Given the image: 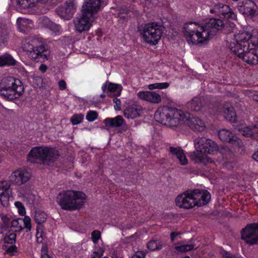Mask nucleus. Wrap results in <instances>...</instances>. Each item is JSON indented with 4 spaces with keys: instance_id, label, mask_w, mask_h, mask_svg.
I'll use <instances>...</instances> for the list:
<instances>
[{
    "instance_id": "obj_1",
    "label": "nucleus",
    "mask_w": 258,
    "mask_h": 258,
    "mask_svg": "<svg viewBox=\"0 0 258 258\" xmlns=\"http://www.w3.org/2000/svg\"><path fill=\"white\" fill-rule=\"evenodd\" d=\"M255 37L248 31H240L234 34L229 42L231 50L240 58L249 64L258 63V42Z\"/></svg>"
},
{
    "instance_id": "obj_2",
    "label": "nucleus",
    "mask_w": 258,
    "mask_h": 258,
    "mask_svg": "<svg viewBox=\"0 0 258 258\" xmlns=\"http://www.w3.org/2000/svg\"><path fill=\"white\" fill-rule=\"evenodd\" d=\"M85 200L84 193L73 190L62 191L56 198V201L60 208L67 211L81 209L84 205Z\"/></svg>"
},
{
    "instance_id": "obj_3",
    "label": "nucleus",
    "mask_w": 258,
    "mask_h": 258,
    "mask_svg": "<svg viewBox=\"0 0 258 258\" xmlns=\"http://www.w3.org/2000/svg\"><path fill=\"white\" fill-rule=\"evenodd\" d=\"M156 120L171 127H177L182 124L186 118L184 113L175 108L164 106L159 108L155 113Z\"/></svg>"
},
{
    "instance_id": "obj_4",
    "label": "nucleus",
    "mask_w": 258,
    "mask_h": 258,
    "mask_svg": "<svg viewBox=\"0 0 258 258\" xmlns=\"http://www.w3.org/2000/svg\"><path fill=\"white\" fill-rule=\"evenodd\" d=\"M205 25L196 22L186 23L183 27L184 35L187 42L192 44H205L209 40V32Z\"/></svg>"
},
{
    "instance_id": "obj_5",
    "label": "nucleus",
    "mask_w": 258,
    "mask_h": 258,
    "mask_svg": "<svg viewBox=\"0 0 258 258\" xmlns=\"http://www.w3.org/2000/svg\"><path fill=\"white\" fill-rule=\"evenodd\" d=\"M24 88L21 81L13 77H6L2 80L0 85V95L4 99L12 100L20 97Z\"/></svg>"
},
{
    "instance_id": "obj_6",
    "label": "nucleus",
    "mask_w": 258,
    "mask_h": 258,
    "mask_svg": "<svg viewBox=\"0 0 258 258\" xmlns=\"http://www.w3.org/2000/svg\"><path fill=\"white\" fill-rule=\"evenodd\" d=\"M58 154L57 151L47 147H35L32 148L28 155V160L32 163L49 165L54 162Z\"/></svg>"
},
{
    "instance_id": "obj_7",
    "label": "nucleus",
    "mask_w": 258,
    "mask_h": 258,
    "mask_svg": "<svg viewBox=\"0 0 258 258\" xmlns=\"http://www.w3.org/2000/svg\"><path fill=\"white\" fill-rule=\"evenodd\" d=\"M195 151L190 154L192 160L198 159L202 162L208 154H213L218 150L217 145L212 140L199 137L194 140Z\"/></svg>"
},
{
    "instance_id": "obj_8",
    "label": "nucleus",
    "mask_w": 258,
    "mask_h": 258,
    "mask_svg": "<svg viewBox=\"0 0 258 258\" xmlns=\"http://www.w3.org/2000/svg\"><path fill=\"white\" fill-rule=\"evenodd\" d=\"M163 31L162 25L156 22L149 23L144 27L143 37L147 43L156 45L161 39Z\"/></svg>"
},
{
    "instance_id": "obj_9",
    "label": "nucleus",
    "mask_w": 258,
    "mask_h": 258,
    "mask_svg": "<svg viewBox=\"0 0 258 258\" xmlns=\"http://www.w3.org/2000/svg\"><path fill=\"white\" fill-rule=\"evenodd\" d=\"M25 49L28 52V57L34 61L41 62L47 59L46 46L44 45L34 46L28 42L25 44Z\"/></svg>"
},
{
    "instance_id": "obj_10",
    "label": "nucleus",
    "mask_w": 258,
    "mask_h": 258,
    "mask_svg": "<svg viewBox=\"0 0 258 258\" xmlns=\"http://www.w3.org/2000/svg\"><path fill=\"white\" fill-rule=\"evenodd\" d=\"M241 239L250 245L258 243V224H248L241 230Z\"/></svg>"
},
{
    "instance_id": "obj_11",
    "label": "nucleus",
    "mask_w": 258,
    "mask_h": 258,
    "mask_svg": "<svg viewBox=\"0 0 258 258\" xmlns=\"http://www.w3.org/2000/svg\"><path fill=\"white\" fill-rule=\"evenodd\" d=\"M94 18L91 17L82 12V15L75 18L73 22L76 31L79 33L88 31L92 26V22Z\"/></svg>"
},
{
    "instance_id": "obj_12",
    "label": "nucleus",
    "mask_w": 258,
    "mask_h": 258,
    "mask_svg": "<svg viewBox=\"0 0 258 258\" xmlns=\"http://www.w3.org/2000/svg\"><path fill=\"white\" fill-rule=\"evenodd\" d=\"M239 12L246 16L253 17L257 14V6L251 0H241L237 3Z\"/></svg>"
},
{
    "instance_id": "obj_13",
    "label": "nucleus",
    "mask_w": 258,
    "mask_h": 258,
    "mask_svg": "<svg viewBox=\"0 0 258 258\" xmlns=\"http://www.w3.org/2000/svg\"><path fill=\"white\" fill-rule=\"evenodd\" d=\"M191 190H187L178 196L175 199L176 205L179 208L191 209L196 206Z\"/></svg>"
},
{
    "instance_id": "obj_14",
    "label": "nucleus",
    "mask_w": 258,
    "mask_h": 258,
    "mask_svg": "<svg viewBox=\"0 0 258 258\" xmlns=\"http://www.w3.org/2000/svg\"><path fill=\"white\" fill-rule=\"evenodd\" d=\"M210 11L211 13H215L221 18L234 19L236 17L228 5L222 4H215Z\"/></svg>"
},
{
    "instance_id": "obj_15",
    "label": "nucleus",
    "mask_w": 258,
    "mask_h": 258,
    "mask_svg": "<svg viewBox=\"0 0 258 258\" xmlns=\"http://www.w3.org/2000/svg\"><path fill=\"white\" fill-rule=\"evenodd\" d=\"M101 9V0H86L82 8V12L94 18V15Z\"/></svg>"
},
{
    "instance_id": "obj_16",
    "label": "nucleus",
    "mask_w": 258,
    "mask_h": 258,
    "mask_svg": "<svg viewBox=\"0 0 258 258\" xmlns=\"http://www.w3.org/2000/svg\"><path fill=\"white\" fill-rule=\"evenodd\" d=\"M205 29L209 32V37L213 35L216 30H222V28L227 29L230 25H224L223 22L218 19L212 18L205 24Z\"/></svg>"
},
{
    "instance_id": "obj_17",
    "label": "nucleus",
    "mask_w": 258,
    "mask_h": 258,
    "mask_svg": "<svg viewBox=\"0 0 258 258\" xmlns=\"http://www.w3.org/2000/svg\"><path fill=\"white\" fill-rule=\"evenodd\" d=\"M30 178L28 172L22 170H17L12 173L10 176V181L14 184L21 185L27 182Z\"/></svg>"
},
{
    "instance_id": "obj_18",
    "label": "nucleus",
    "mask_w": 258,
    "mask_h": 258,
    "mask_svg": "<svg viewBox=\"0 0 258 258\" xmlns=\"http://www.w3.org/2000/svg\"><path fill=\"white\" fill-rule=\"evenodd\" d=\"M191 192L196 206H204L207 204L211 199V195L207 190L196 189L192 190Z\"/></svg>"
},
{
    "instance_id": "obj_19",
    "label": "nucleus",
    "mask_w": 258,
    "mask_h": 258,
    "mask_svg": "<svg viewBox=\"0 0 258 258\" xmlns=\"http://www.w3.org/2000/svg\"><path fill=\"white\" fill-rule=\"evenodd\" d=\"M75 11V6L72 2L67 3L64 6H59L56 9L57 14L61 18L67 20L72 18Z\"/></svg>"
},
{
    "instance_id": "obj_20",
    "label": "nucleus",
    "mask_w": 258,
    "mask_h": 258,
    "mask_svg": "<svg viewBox=\"0 0 258 258\" xmlns=\"http://www.w3.org/2000/svg\"><path fill=\"white\" fill-rule=\"evenodd\" d=\"M10 184L7 181L0 182V202L3 207L9 204Z\"/></svg>"
},
{
    "instance_id": "obj_21",
    "label": "nucleus",
    "mask_w": 258,
    "mask_h": 258,
    "mask_svg": "<svg viewBox=\"0 0 258 258\" xmlns=\"http://www.w3.org/2000/svg\"><path fill=\"white\" fill-rule=\"evenodd\" d=\"M137 95L141 99L153 103H159L161 101L160 95L154 91H141Z\"/></svg>"
},
{
    "instance_id": "obj_22",
    "label": "nucleus",
    "mask_w": 258,
    "mask_h": 258,
    "mask_svg": "<svg viewBox=\"0 0 258 258\" xmlns=\"http://www.w3.org/2000/svg\"><path fill=\"white\" fill-rule=\"evenodd\" d=\"M169 151L173 158H176L178 160L180 165H186L187 164L188 160L183 150L180 147H170L169 148Z\"/></svg>"
},
{
    "instance_id": "obj_23",
    "label": "nucleus",
    "mask_w": 258,
    "mask_h": 258,
    "mask_svg": "<svg viewBox=\"0 0 258 258\" xmlns=\"http://www.w3.org/2000/svg\"><path fill=\"white\" fill-rule=\"evenodd\" d=\"M187 123L189 127L195 131L203 132L206 128L204 121L198 117L192 116L189 117Z\"/></svg>"
},
{
    "instance_id": "obj_24",
    "label": "nucleus",
    "mask_w": 258,
    "mask_h": 258,
    "mask_svg": "<svg viewBox=\"0 0 258 258\" xmlns=\"http://www.w3.org/2000/svg\"><path fill=\"white\" fill-rule=\"evenodd\" d=\"M218 136L221 141L234 144L236 142L237 138L230 131L221 129L218 132Z\"/></svg>"
},
{
    "instance_id": "obj_25",
    "label": "nucleus",
    "mask_w": 258,
    "mask_h": 258,
    "mask_svg": "<svg viewBox=\"0 0 258 258\" xmlns=\"http://www.w3.org/2000/svg\"><path fill=\"white\" fill-rule=\"evenodd\" d=\"M106 126L109 127H117L121 126L124 123V119L120 115L114 118H107L104 120Z\"/></svg>"
},
{
    "instance_id": "obj_26",
    "label": "nucleus",
    "mask_w": 258,
    "mask_h": 258,
    "mask_svg": "<svg viewBox=\"0 0 258 258\" xmlns=\"http://www.w3.org/2000/svg\"><path fill=\"white\" fill-rule=\"evenodd\" d=\"M34 220L38 225L37 230H41L42 229V225L45 223L47 218V214L40 210H36L34 213Z\"/></svg>"
},
{
    "instance_id": "obj_27",
    "label": "nucleus",
    "mask_w": 258,
    "mask_h": 258,
    "mask_svg": "<svg viewBox=\"0 0 258 258\" xmlns=\"http://www.w3.org/2000/svg\"><path fill=\"white\" fill-rule=\"evenodd\" d=\"M203 106L202 99L198 97H195L187 104V108L192 111H200Z\"/></svg>"
},
{
    "instance_id": "obj_28",
    "label": "nucleus",
    "mask_w": 258,
    "mask_h": 258,
    "mask_svg": "<svg viewBox=\"0 0 258 258\" xmlns=\"http://www.w3.org/2000/svg\"><path fill=\"white\" fill-rule=\"evenodd\" d=\"M17 23L20 31L23 33L31 29L33 26L32 21L27 19L19 18Z\"/></svg>"
},
{
    "instance_id": "obj_29",
    "label": "nucleus",
    "mask_w": 258,
    "mask_h": 258,
    "mask_svg": "<svg viewBox=\"0 0 258 258\" xmlns=\"http://www.w3.org/2000/svg\"><path fill=\"white\" fill-rule=\"evenodd\" d=\"M141 109L137 106H130L124 110L123 115L127 118H135L140 115Z\"/></svg>"
},
{
    "instance_id": "obj_30",
    "label": "nucleus",
    "mask_w": 258,
    "mask_h": 258,
    "mask_svg": "<svg viewBox=\"0 0 258 258\" xmlns=\"http://www.w3.org/2000/svg\"><path fill=\"white\" fill-rule=\"evenodd\" d=\"M223 111L225 117L232 122H235L236 120V114L233 107L229 106V104H225L224 106Z\"/></svg>"
},
{
    "instance_id": "obj_31",
    "label": "nucleus",
    "mask_w": 258,
    "mask_h": 258,
    "mask_svg": "<svg viewBox=\"0 0 258 258\" xmlns=\"http://www.w3.org/2000/svg\"><path fill=\"white\" fill-rule=\"evenodd\" d=\"M17 3L22 9H27L32 7L34 4L38 2L47 3L50 2L52 0H16Z\"/></svg>"
},
{
    "instance_id": "obj_32",
    "label": "nucleus",
    "mask_w": 258,
    "mask_h": 258,
    "mask_svg": "<svg viewBox=\"0 0 258 258\" xmlns=\"http://www.w3.org/2000/svg\"><path fill=\"white\" fill-rule=\"evenodd\" d=\"M16 61L11 55L8 53L0 56V67L14 66L16 64Z\"/></svg>"
},
{
    "instance_id": "obj_33",
    "label": "nucleus",
    "mask_w": 258,
    "mask_h": 258,
    "mask_svg": "<svg viewBox=\"0 0 258 258\" xmlns=\"http://www.w3.org/2000/svg\"><path fill=\"white\" fill-rule=\"evenodd\" d=\"M195 246V245L194 244H184L183 241H180L177 243L174 248L178 252H185L197 249Z\"/></svg>"
},
{
    "instance_id": "obj_34",
    "label": "nucleus",
    "mask_w": 258,
    "mask_h": 258,
    "mask_svg": "<svg viewBox=\"0 0 258 258\" xmlns=\"http://www.w3.org/2000/svg\"><path fill=\"white\" fill-rule=\"evenodd\" d=\"M122 89V87L120 85L108 83L107 90L110 93H114L115 95H120Z\"/></svg>"
},
{
    "instance_id": "obj_35",
    "label": "nucleus",
    "mask_w": 258,
    "mask_h": 258,
    "mask_svg": "<svg viewBox=\"0 0 258 258\" xmlns=\"http://www.w3.org/2000/svg\"><path fill=\"white\" fill-rule=\"evenodd\" d=\"M22 224V219H14L11 222V227L14 228L15 232H20L23 229Z\"/></svg>"
},
{
    "instance_id": "obj_36",
    "label": "nucleus",
    "mask_w": 258,
    "mask_h": 258,
    "mask_svg": "<svg viewBox=\"0 0 258 258\" xmlns=\"http://www.w3.org/2000/svg\"><path fill=\"white\" fill-rule=\"evenodd\" d=\"M256 132L257 129L255 126L251 127L247 126L241 130V133L243 136L250 137H252L253 134Z\"/></svg>"
},
{
    "instance_id": "obj_37",
    "label": "nucleus",
    "mask_w": 258,
    "mask_h": 258,
    "mask_svg": "<svg viewBox=\"0 0 258 258\" xmlns=\"http://www.w3.org/2000/svg\"><path fill=\"white\" fill-rule=\"evenodd\" d=\"M169 86V84L167 82L164 83H156L150 84L148 86V88L150 90H154L156 89H163L167 88Z\"/></svg>"
},
{
    "instance_id": "obj_38",
    "label": "nucleus",
    "mask_w": 258,
    "mask_h": 258,
    "mask_svg": "<svg viewBox=\"0 0 258 258\" xmlns=\"http://www.w3.org/2000/svg\"><path fill=\"white\" fill-rule=\"evenodd\" d=\"M84 118V115L82 114H75L71 118V121L74 125L80 123Z\"/></svg>"
},
{
    "instance_id": "obj_39",
    "label": "nucleus",
    "mask_w": 258,
    "mask_h": 258,
    "mask_svg": "<svg viewBox=\"0 0 258 258\" xmlns=\"http://www.w3.org/2000/svg\"><path fill=\"white\" fill-rule=\"evenodd\" d=\"M86 119L90 122L93 121L98 117V113L95 111L90 110L86 115Z\"/></svg>"
},
{
    "instance_id": "obj_40",
    "label": "nucleus",
    "mask_w": 258,
    "mask_h": 258,
    "mask_svg": "<svg viewBox=\"0 0 258 258\" xmlns=\"http://www.w3.org/2000/svg\"><path fill=\"white\" fill-rule=\"evenodd\" d=\"M23 220V224L24 225V228L26 232H29L31 230V219L29 216H25Z\"/></svg>"
},
{
    "instance_id": "obj_41",
    "label": "nucleus",
    "mask_w": 258,
    "mask_h": 258,
    "mask_svg": "<svg viewBox=\"0 0 258 258\" xmlns=\"http://www.w3.org/2000/svg\"><path fill=\"white\" fill-rule=\"evenodd\" d=\"M220 153L223 155V157L228 159L232 155V152L227 147H223L220 149Z\"/></svg>"
},
{
    "instance_id": "obj_42",
    "label": "nucleus",
    "mask_w": 258,
    "mask_h": 258,
    "mask_svg": "<svg viewBox=\"0 0 258 258\" xmlns=\"http://www.w3.org/2000/svg\"><path fill=\"white\" fill-rule=\"evenodd\" d=\"M100 237L101 232L99 230H95L92 232L91 239L94 243H96Z\"/></svg>"
},
{
    "instance_id": "obj_43",
    "label": "nucleus",
    "mask_w": 258,
    "mask_h": 258,
    "mask_svg": "<svg viewBox=\"0 0 258 258\" xmlns=\"http://www.w3.org/2000/svg\"><path fill=\"white\" fill-rule=\"evenodd\" d=\"M104 250L102 248H99L97 250H95L92 254H91L90 258H101L103 254Z\"/></svg>"
},
{
    "instance_id": "obj_44",
    "label": "nucleus",
    "mask_w": 258,
    "mask_h": 258,
    "mask_svg": "<svg viewBox=\"0 0 258 258\" xmlns=\"http://www.w3.org/2000/svg\"><path fill=\"white\" fill-rule=\"evenodd\" d=\"M147 247L151 250H157V240H151L147 244Z\"/></svg>"
},
{
    "instance_id": "obj_45",
    "label": "nucleus",
    "mask_w": 258,
    "mask_h": 258,
    "mask_svg": "<svg viewBox=\"0 0 258 258\" xmlns=\"http://www.w3.org/2000/svg\"><path fill=\"white\" fill-rule=\"evenodd\" d=\"M225 25H230L228 28L225 29L224 28H222V31L224 32V33L228 34L231 32H233L234 29V25L233 23H226Z\"/></svg>"
},
{
    "instance_id": "obj_46",
    "label": "nucleus",
    "mask_w": 258,
    "mask_h": 258,
    "mask_svg": "<svg viewBox=\"0 0 258 258\" xmlns=\"http://www.w3.org/2000/svg\"><path fill=\"white\" fill-rule=\"evenodd\" d=\"M15 205L18 209L19 213L21 215H23L25 213V209L21 202H16L15 203Z\"/></svg>"
},
{
    "instance_id": "obj_47",
    "label": "nucleus",
    "mask_w": 258,
    "mask_h": 258,
    "mask_svg": "<svg viewBox=\"0 0 258 258\" xmlns=\"http://www.w3.org/2000/svg\"><path fill=\"white\" fill-rule=\"evenodd\" d=\"M16 238V234L12 233H11L8 237L5 238V241L7 243H13L15 241Z\"/></svg>"
},
{
    "instance_id": "obj_48",
    "label": "nucleus",
    "mask_w": 258,
    "mask_h": 258,
    "mask_svg": "<svg viewBox=\"0 0 258 258\" xmlns=\"http://www.w3.org/2000/svg\"><path fill=\"white\" fill-rule=\"evenodd\" d=\"M221 254L222 258H239L225 250H222L221 252Z\"/></svg>"
},
{
    "instance_id": "obj_49",
    "label": "nucleus",
    "mask_w": 258,
    "mask_h": 258,
    "mask_svg": "<svg viewBox=\"0 0 258 258\" xmlns=\"http://www.w3.org/2000/svg\"><path fill=\"white\" fill-rule=\"evenodd\" d=\"M8 32L6 30H2L0 31V42H4V41L7 39L8 37Z\"/></svg>"
},
{
    "instance_id": "obj_50",
    "label": "nucleus",
    "mask_w": 258,
    "mask_h": 258,
    "mask_svg": "<svg viewBox=\"0 0 258 258\" xmlns=\"http://www.w3.org/2000/svg\"><path fill=\"white\" fill-rule=\"evenodd\" d=\"M113 103L115 104L114 108L116 110H120L121 109V102L119 99L114 98L113 100Z\"/></svg>"
},
{
    "instance_id": "obj_51",
    "label": "nucleus",
    "mask_w": 258,
    "mask_h": 258,
    "mask_svg": "<svg viewBox=\"0 0 258 258\" xmlns=\"http://www.w3.org/2000/svg\"><path fill=\"white\" fill-rule=\"evenodd\" d=\"M1 219L5 225L9 226L11 224V219L8 216L3 215L1 216Z\"/></svg>"
},
{
    "instance_id": "obj_52",
    "label": "nucleus",
    "mask_w": 258,
    "mask_h": 258,
    "mask_svg": "<svg viewBox=\"0 0 258 258\" xmlns=\"http://www.w3.org/2000/svg\"><path fill=\"white\" fill-rule=\"evenodd\" d=\"M167 245V244L165 242L161 241V240H157V250H159L164 247H165Z\"/></svg>"
},
{
    "instance_id": "obj_53",
    "label": "nucleus",
    "mask_w": 258,
    "mask_h": 258,
    "mask_svg": "<svg viewBox=\"0 0 258 258\" xmlns=\"http://www.w3.org/2000/svg\"><path fill=\"white\" fill-rule=\"evenodd\" d=\"M48 247L46 245H43L41 249V256H44L45 255H47L48 253Z\"/></svg>"
},
{
    "instance_id": "obj_54",
    "label": "nucleus",
    "mask_w": 258,
    "mask_h": 258,
    "mask_svg": "<svg viewBox=\"0 0 258 258\" xmlns=\"http://www.w3.org/2000/svg\"><path fill=\"white\" fill-rule=\"evenodd\" d=\"M145 254L142 251L136 252L132 258H145Z\"/></svg>"
},
{
    "instance_id": "obj_55",
    "label": "nucleus",
    "mask_w": 258,
    "mask_h": 258,
    "mask_svg": "<svg viewBox=\"0 0 258 258\" xmlns=\"http://www.w3.org/2000/svg\"><path fill=\"white\" fill-rule=\"evenodd\" d=\"M36 241L38 243H41L43 241V236L41 233H39L38 231L36 233Z\"/></svg>"
},
{
    "instance_id": "obj_56",
    "label": "nucleus",
    "mask_w": 258,
    "mask_h": 258,
    "mask_svg": "<svg viewBox=\"0 0 258 258\" xmlns=\"http://www.w3.org/2000/svg\"><path fill=\"white\" fill-rule=\"evenodd\" d=\"M128 12V11L125 8H121L119 10V12L118 13L119 16L120 18H124L125 17L121 16V14H127Z\"/></svg>"
},
{
    "instance_id": "obj_57",
    "label": "nucleus",
    "mask_w": 258,
    "mask_h": 258,
    "mask_svg": "<svg viewBox=\"0 0 258 258\" xmlns=\"http://www.w3.org/2000/svg\"><path fill=\"white\" fill-rule=\"evenodd\" d=\"M58 85L59 89L61 90H63L66 88V83L64 80H60L58 82Z\"/></svg>"
},
{
    "instance_id": "obj_58",
    "label": "nucleus",
    "mask_w": 258,
    "mask_h": 258,
    "mask_svg": "<svg viewBox=\"0 0 258 258\" xmlns=\"http://www.w3.org/2000/svg\"><path fill=\"white\" fill-rule=\"evenodd\" d=\"M179 234V233L178 232H172L170 234V238L171 241H174L175 240V238Z\"/></svg>"
},
{
    "instance_id": "obj_59",
    "label": "nucleus",
    "mask_w": 258,
    "mask_h": 258,
    "mask_svg": "<svg viewBox=\"0 0 258 258\" xmlns=\"http://www.w3.org/2000/svg\"><path fill=\"white\" fill-rule=\"evenodd\" d=\"M16 249V246H11L7 249V252L12 253L14 252Z\"/></svg>"
},
{
    "instance_id": "obj_60",
    "label": "nucleus",
    "mask_w": 258,
    "mask_h": 258,
    "mask_svg": "<svg viewBox=\"0 0 258 258\" xmlns=\"http://www.w3.org/2000/svg\"><path fill=\"white\" fill-rule=\"evenodd\" d=\"M39 70L42 72H45L47 70V67L44 64H41L40 66Z\"/></svg>"
},
{
    "instance_id": "obj_61",
    "label": "nucleus",
    "mask_w": 258,
    "mask_h": 258,
    "mask_svg": "<svg viewBox=\"0 0 258 258\" xmlns=\"http://www.w3.org/2000/svg\"><path fill=\"white\" fill-rule=\"evenodd\" d=\"M252 158L253 159L255 160L256 161L258 162V151L255 152L253 155H252Z\"/></svg>"
},
{
    "instance_id": "obj_62",
    "label": "nucleus",
    "mask_w": 258,
    "mask_h": 258,
    "mask_svg": "<svg viewBox=\"0 0 258 258\" xmlns=\"http://www.w3.org/2000/svg\"><path fill=\"white\" fill-rule=\"evenodd\" d=\"M108 82H106L105 84H104L102 87V89L103 90V92H105V90L106 89H107V87H108Z\"/></svg>"
},
{
    "instance_id": "obj_63",
    "label": "nucleus",
    "mask_w": 258,
    "mask_h": 258,
    "mask_svg": "<svg viewBox=\"0 0 258 258\" xmlns=\"http://www.w3.org/2000/svg\"><path fill=\"white\" fill-rule=\"evenodd\" d=\"M252 99L258 102V93L255 94L252 96Z\"/></svg>"
},
{
    "instance_id": "obj_64",
    "label": "nucleus",
    "mask_w": 258,
    "mask_h": 258,
    "mask_svg": "<svg viewBox=\"0 0 258 258\" xmlns=\"http://www.w3.org/2000/svg\"><path fill=\"white\" fill-rule=\"evenodd\" d=\"M41 258H51L48 254L42 256Z\"/></svg>"
}]
</instances>
